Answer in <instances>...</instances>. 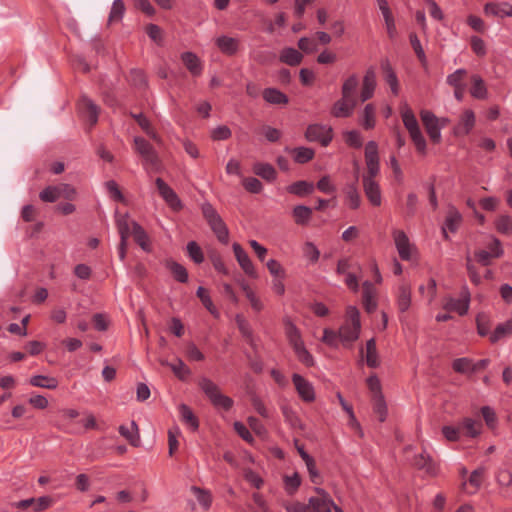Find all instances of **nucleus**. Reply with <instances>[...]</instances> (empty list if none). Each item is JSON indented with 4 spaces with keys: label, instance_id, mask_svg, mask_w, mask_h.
<instances>
[{
    "label": "nucleus",
    "instance_id": "1",
    "mask_svg": "<svg viewBox=\"0 0 512 512\" xmlns=\"http://www.w3.org/2000/svg\"><path fill=\"white\" fill-rule=\"evenodd\" d=\"M346 322L339 328V339L344 346L351 347L360 335L361 322L360 313L355 306H348L346 309Z\"/></svg>",
    "mask_w": 512,
    "mask_h": 512
},
{
    "label": "nucleus",
    "instance_id": "2",
    "mask_svg": "<svg viewBox=\"0 0 512 512\" xmlns=\"http://www.w3.org/2000/svg\"><path fill=\"white\" fill-rule=\"evenodd\" d=\"M198 386L216 409L229 411L233 407V399L224 395L220 387L211 379L207 377L200 378Z\"/></svg>",
    "mask_w": 512,
    "mask_h": 512
},
{
    "label": "nucleus",
    "instance_id": "3",
    "mask_svg": "<svg viewBox=\"0 0 512 512\" xmlns=\"http://www.w3.org/2000/svg\"><path fill=\"white\" fill-rule=\"evenodd\" d=\"M202 213L217 239L221 243L227 244L229 241V230L214 207L210 203H205L202 206Z\"/></svg>",
    "mask_w": 512,
    "mask_h": 512
},
{
    "label": "nucleus",
    "instance_id": "4",
    "mask_svg": "<svg viewBox=\"0 0 512 512\" xmlns=\"http://www.w3.org/2000/svg\"><path fill=\"white\" fill-rule=\"evenodd\" d=\"M470 299V291L467 286H464L461 289L458 299L453 297L446 298L443 308L447 311L457 312L460 316H464L469 310Z\"/></svg>",
    "mask_w": 512,
    "mask_h": 512
},
{
    "label": "nucleus",
    "instance_id": "5",
    "mask_svg": "<svg viewBox=\"0 0 512 512\" xmlns=\"http://www.w3.org/2000/svg\"><path fill=\"white\" fill-rule=\"evenodd\" d=\"M305 138L309 142H320L322 146L326 147L333 138L332 128L320 124H311L307 127Z\"/></svg>",
    "mask_w": 512,
    "mask_h": 512
},
{
    "label": "nucleus",
    "instance_id": "6",
    "mask_svg": "<svg viewBox=\"0 0 512 512\" xmlns=\"http://www.w3.org/2000/svg\"><path fill=\"white\" fill-rule=\"evenodd\" d=\"M134 144L137 153L144 159L145 163L157 169L160 160L153 146L142 137H135Z\"/></svg>",
    "mask_w": 512,
    "mask_h": 512
},
{
    "label": "nucleus",
    "instance_id": "7",
    "mask_svg": "<svg viewBox=\"0 0 512 512\" xmlns=\"http://www.w3.org/2000/svg\"><path fill=\"white\" fill-rule=\"evenodd\" d=\"M420 118L431 141L436 144L439 143L441 141V129L438 117L430 110H421Z\"/></svg>",
    "mask_w": 512,
    "mask_h": 512
},
{
    "label": "nucleus",
    "instance_id": "8",
    "mask_svg": "<svg viewBox=\"0 0 512 512\" xmlns=\"http://www.w3.org/2000/svg\"><path fill=\"white\" fill-rule=\"evenodd\" d=\"M317 496L309 498V506L313 512H332L334 501L330 494L320 487H315Z\"/></svg>",
    "mask_w": 512,
    "mask_h": 512
},
{
    "label": "nucleus",
    "instance_id": "9",
    "mask_svg": "<svg viewBox=\"0 0 512 512\" xmlns=\"http://www.w3.org/2000/svg\"><path fill=\"white\" fill-rule=\"evenodd\" d=\"M394 243L400 258L404 261H408L412 257V249L408 236L403 230L395 229L392 232Z\"/></svg>",
    "mask_w": 512,
    "mask_h": 512
},
{
    "label": "nucleus",
    "instance_id": "10",
    "mask_svg": "<svg viewBox=\"0 0 512 512\" xmlns=\"http://www.w3.org/2000/svg\"><path fill=\"white\" fill-rule=\"evenodd\" d=\"M78 109L81 116L87 120L91 126L98 121L99 107L87 96H82L78 102Z\"/></svg>",
    "mask_w": 512,
    "mask_h": 512
},
{
    "label": "nucleus",
    "instance_id": "11",
    "mask_svg": "<svg viewBox=\"0 0 512 512\" xmlns=\"http://www.w3.org/2000/svg\"><path fill=\"white\" fill-rule=\"evenodd\" d=\"M233 252L235 255V258L239 264V266L242 268L245 274H247L249 277L257 278V272L255 270V267L247 254V252L242 248V246L239 243H234L233 246Z\"/></svg>",
    "mask_w": 512,
    "mask_h": 512
},
{
    "label": "nucleus",
    "instance_id": "12",
    "mask_svg": "<svg viewBox=\"0 0 512 512\" xmlns=\"http://www.w3.org/2000/svg\"><path fill=\"white\" fill-rule=\"evenodd\" d=\"M155 184L160 196L171 208L178 210L182 207L181 201L177 194L162 178H156Z\"/></svg>",
    "mask_w": 512,
    "mask_h": 512
},
{
    "label": "nucleus",
    "instance_id": "13",
    "mask_svg": "<svg viewBox=\"0 0 512 512\" xmlns=\"http://www.w3.org/2000/svg\"><path fill=\"white\" fill-rule=\"evenodd\" d=\"M461 223L462 215L454 206H450L447 210L444 225L442 226V234L444 239L449 240V235L447 231H450L452 233L457 232Z\"/></svg>",
    "mask_w": 512,
    "mask_h": 512
},
{
    "label": "nucleus",
    "instance_id": "14",
    "mask_svg": "<svg viewBox=\"0 0 512 512\" xmlns=\"http://www.w3.org/2000/svg\"><path fill=\"white\" fill-rule=\"evenodd\" d=\"M292 382L303 401L312 402L315 399V392L312 384L299 374H293Z\"/></svg>",
    "mask_w": 512,
    "mask_h": 512
},
{
    "label": "nucleus",
    "instance_id": "15",
    "mask_svg": "<svg viewBox=\"0 0 512 512\" xmlns=\"http://www.w3.org/2000/svg\"><path fill=\"white\" fill-rule=\"evenodd\" d=\"M495 480L501 494L505 498L512 499V472L506 468H499L496 471Z\"/></svg>",
    "mask_w": 512,
    "mask_h": 512
},
{
    "label": "nucleus",
    "instance_id": "16",
    "mask_svg": "<svg viewBox=\"0 0 512 512\" xmlns=\"http://www.w3.org/2000/svg\"><path fill=\"white\" fill-rule=\"evenodd\" d=\"M363 189L369 202L373 206H380L382 203L381 190L379 184L370 177H363Z\"/></svg>",
    "mask_w": 512,
    "mask_h": 512
},
{
    "label": "nucleus",
    "instance_id": "17",
    "mask_svg": "<svg viewBox=\"0 0 512 512\" xmlns=\"http://www.w3.org/2000/svg\"><path fill=\"white\" fill-rule=\"evenodd\" d=\"M215 44L218 49L227 56L235 55L240 49V40L226 35L216 38Z\"/></svg>",
    "mask_w": 512,
    "mask_h": 512
},
{
    "label": "nucleus",
    "instance_id": "18",
    "mask_svg": "<svg viewBox=\"0 0 512 512\" xmlns=\"http://www.w3.org/2000/svg\"><path fill=\"white\" fill-rule=\"evenodd\" d=\"M376 87V74L373 67H370L367 69L362 83V89H361V101L365 102L369 100L374 93Z\"/></svg>",
    "mask_w": 512,
    "mask_h": 512
},
{
    "label": "nucleus",
    "instance_id": "19",
    "mask_svg": "<svg viewBox=\"0 0 512 512\" xmlns=\"http://www.w3.org/2000/svg\"><path fill=\"white\" fill-rule=\"evenodd\" d=\"M356 106L357 102L342 97L334 103L331 113L334 117L346 118L352 115Z\"/></svg>",
    "mask_w": 512,
    "mask_h": 512
},
{
    "label": "nucleus",
    "instance_id": "20",
    "mask_svg": "<svg viewBox=\"0 0 512 512\" xmlns=\"http://www.w3.org/2000/svg\"><path fill=\"white\" fill-rule=\"evenodd\" d=\"M285 335L288 339L289 344L295 349L304 344L301 338V333L296 325L291 321L290 318L284 319Z\"/></svg>",
    "mask_w": 512,
    "mask_h": 512
},
{
    "label": "nucleus",
    "instance_id": "21",
    "mask_svg": "<svg viewBox=\"0 0 512 512\" xmlns=\"http://www.w3.org/2000/svg\"><path fill=\"white\" fill-rule=\"evenodd\" d=\"M381 69L384 74L385 81L390 86V89L394 95H398L399 93V82L397 75L392 68L389 60L384 59L381 61Z\"/></svg>",
    "mask_w": 512,
    "mask_h": 512
},
{
    "label": "nucleus",
    "instance_id": "22",
    "mask_svg": "<svg viewBox=\"0 0 512 512\" xmlns=\"http://www.w3.org/2000/svg\"><path fill=\"white\" fill-rule=\"evenodd\" d=\"M413 465L420 470H425L431 475H435L437 473V465L431 456L425 451L414 457Z\"/></svg>",
    "mask_w": 512,
    "mask_h": 512
},
{
    "label": "nucleus",
    "instance_id": "23",
    "mask_svg": "<svg viewBox=\"0 0 512 512\" xmlns=\"http://www.w3.org/2000/svg\"><path fill=\"white\" fill-rule=\"evenodd\" d=\"M475 125V114L472 110H465L460 122L455 126V135H467Z\"/></svg>",
    "mask_w": 512,
    "mask_h": 512
},
{
    "label": "nucleus",
    "instance_id": "24",
    "mask_svg": "<svg viewBox=\"0 0 512 512\" xmlns=\"http://www.w3.org/2000/svg\"><path fill=\"white\" fill-rule=\"evenodd\" d=\"M181 60L193 76H199L202 73V65L200 59L195 53L184 52L181 54Z\"/></svg>",
    "mask_w": 512,
    "mask_h": 512
},
{
    "label": "nucleus",
    "instance_id": "25",
    "mask_svg": "<svg viewBox=\"0 0 512 512\" xmlns=\"http://www.w3.org/2000/svg\"><path fill=\"white\" fill-rule=\"evenodd\" d=\"M132 235L135 242L146 252L151 251L149 237L143 227L135 221L131 222Z\"/></svg>",
    "mask_w": 512,
    "mask_h": 512
},
{
    "label": "nucleus",
    "instance_id": "26",
    "mask_svg": "<svg viewBox=\"0 0 512 512\" xmlns=\"http://www.w3.org/2000/svg\"><path fill=\"white\" fill-rule=\"evenodd\" d=\"M486 14H491L498 17H512V5L508 2L502 3H487L484 7Z\"/></svg>",
    "mask_w": 512,
    "mask_h": 512
},
{
    "label": "nucleus",
    "instance_id": "27",
    "mask_svg": "<svg viewBox=\"0 0 512 512\" xmlns=\"http://www.w3.org/2000/svg\"><path fill=\"white\" fill-rule=\"evenodd\" d=\"M262 96L267 103L272 105H286L289 102L287 95L276 88H265Z\"/></svg>",
    "mask_w": 512,
    "mask_h": 512
},
{
    "label": "nucleus",
    "instance_id": "28",
    "mask_svg": "<svg viewBox=\"0 0 512 512\" xmlns=\"http://www.w3.org/2000/svg\"><path fill=\"white\" fill-rule=\"evenodd\" d=\"M400 113H401L403 124H404L405 128L407 129V131L409 132V134L420 129L418 121H417L412 109L409 107V105L407 103H404L401 106Z\"/></svg>",
    "mask_w": 512,
    "mask_h": 512
},
{
    "label": "nucleus",
    "instance_id": "29",
    "mask_svg": "<svg viewBox=\"0 0 512 512\" xmlns=\"http://www.w3.org/2000/svg\"><path fill=\"white\" fill-rule=\"evenodd\" d=\"M164 265L172 273L175 280L180 283H186L188 281V272L182 264L169 258L165 260Z\"/></svg>",
    "mask_w": 512,
    "mask_h": 512
},
{
    "label": "nucleus",
    "instance_id": "30",
    "mask_svg": "<svg viewBox=\"0 0 512 512\" xmlns=\"http://www.w3.org/2000/svg\"><path fill=\"white\" fill-rule=\"evenodd\" d=\"M314 189V184L312 182H308L305 180L296 181L287 186L286 188L288 193L296 195L298 197L310 195L314 191Z\"/></svg>",
    "mask_w": 512,
    "mask_h": 512
},
{
    "label": "nucleus",
    "instance_id": "31",
    "mask_svg": "<svg viewBox=\"0 0 512 512\" xmlns=\"http://www.w3.org/2000/svg\"><path fill=\"white\" fill-rule=\"evenodd\" d=\"M303 55L292 47H286L280 52L279 60L290 66H297L302 62Z\"/></svg>",
    "mask_w": 512,
    "mask_h": 512
},
{
    "label": "nucleus",
    "instance_id": "32",
    "mask_svg": "<svg viewBox=\"0 0 512 512\" xmlns=\"http://www.w3.org/2000/svg\"><path fill=\"white\" fill-rule=\"evenodd\" d=\"M397 305L400 312H406L411 305V288L407 283L398 288Z\"/></svg>",
    "mask_w": 512,
    "mask_h": 512
},
{
    "label": "nucleus",
    "instance_id": "33",
    "mask_svg": "<svg viewBox=\"0 0 512 512\" xmlns=\"http://www.w3.org/2000/svg\"><path fill=\"white\" fill-rule=\"evenodd\" d=\"M358 84V77L355 74L348 77L342 85V97L349 99L350 101L357 102L356 90Z\"/></svg>",
    "mask_w": 512,
    "mask_h": 512
},
{
    "label": "nucleus",
    "instance_id": "34",
    "mask_svg": "<svg viewBox=\"0 0 512 512\" xmlns=\"http://www.w3.org/2000/svg\"><path fill=\"white\" fill-rule=\"evenodd\" d=\"M119 433L123 436L132 446H139L140 443V435L138 425L135 421L131 422V427H126L121 425L119 427Z\"/></svg>",
    "mask_w": 512,
    "mask_h": 512
},
{
    "label": "nucleus",
    "instance_id": "35",
    "mask_svg": "<svg viewBox=\"0 0 512 512\" xmlns=\"http://www.w3.org/2000/svg\"><path fill=\"white\" fill-rule=\"evenodd\" d=\"M472 86L470 89V94L472 97L476 99H486L488 96V91L485 85L484 80L479 75L471 76Z\"/></svg>",
    "mask_w": 512,
    "mask_h": 512
},
{
    "label": "nucleus",
    "instance_id": "36",
    "mask_svg": "<svg viewBox=\"0 0 512 512\" xmlns=\"http://www.w3.org/2000/svg\"><path fill=\"white\" fill-rule=\"evenodd\" d=\"M179 413L181 420L187 424L193 431L198 430L199 421L198 418L193 413L192 409L186 404L179 405Z\"/></svg>",
    "mask_w": 512,
    "mask_h": 512
},
{
    "label": "nucleus",
    "instance_id": "37",
    "mask_svg": "<svg viewBox=\"0 0 512 512\" xmlns=\"http://www.w3.org/2000/svg\"><path fill=\"white\" fill-rule=\"evenodd\" d=\"M29 383L34 387L50 390H54L58 387V380L56 378L45 375H34L30 378Z\"/></svg>",
    "mask_w": 512,
    "mask_h": 512
},
{
    "label": "nucleus",
    "instance_id": "38",
    "mask_svg": "<svg viewBox=\"0 0 512 512\" xmlns=\"http://www.w3.org/2000/svg\"><path fill=\"white\" fill-rule=\"evenodd\" d=\"M345 199L351 209H358L361 205V197L355 184H348L344 188Z\"/></svg>",
    "mask_w": 512,
    "mask_h": 512
},
{
    "label": "nucleus",
    "instance_id": "39",
    "mask_svg": "<svg viewBox=\"0 0 512 512\" xmlns=\"http://www.w3.org/2000/svg\"><path fill=\"white\" fill-rule=\"evenodd\" d=\"M292 215L298 225H306L312 216V209L305 205H297L293 208Z\"/></svg>",
    "mask_w": 512,
    "mask_h": 512
},
{
    "label": "nucleus",
    "instance_id": "40",
    "mask_svg": "<svg viewBox=\"0 0 512 512\" xmlns=\"http://www.w3.org/2000/svg\"><path fill=\"white\" fill-rule=\"evenodd\" d=\"M366 363L371 368H377L380 364L374 338L366 342Z\"/></svg>",
    "mask_w": 512,
    "mask_h": 512
},
{
    "label": "nucleus",
    "instance_id": "41",
    "mask_svg": "<svg viewBox=\"0 0 512 512\" xmlns=\"http://www.w3.org/2000/svg\"><path fill=\"white\" fill-rule=\"evenodd\" d=\"M253 171L256 175L267 181H273L276 179V170L271 164L256 163L253 166Z\"/></svg>",
    "mask_w": 512,
    "mask_h": 512
},
{
    "label": "nucleus",
    "instance_id": "42",
    "mask_svg": "<svg viewBox=\"0 0 512 512\" xmlns=\"http://www.w3.org/2000/svg\"><path fill=\"white\" fill-rule=\"evenodd\" d=\"M290 152L293 155L294 161L299 164L311 161L315 155L314 150L308 147H297L290 150Z\"/></svg>",
    "mask_w": 512,
    "mask_h": 512
},
{
    "label": "nucleus",
    "instance_id": "43",
    "mask_svg": "<svg viewBox=\"0 0 512 512\" xmlns=\"http://www.w3.org/2000/svg\"><path fill=\"white\" fill-rule=\"evenodd\" d=\"M363 305L365 310L368 313H372L377 308V302L372 296V284L369 281L364 282L363 284Z\"/></svg>",
    "mask_w": 512,
    "mask_h": 512
},
{
    "label": "nucleus",
    "instance_id": "44",
    "mask_svg": "<svg viewBox=\"0 0 512 512\" xmlns=\"http://www.w3.org/2000/svg\"><path fill=\"white\" fill-rule=\"evenodd\" d=\"M409 40H410V44H411L417 58L419 59L421 65L425 69H427V67H428L427 57L425 55L424 49L421 45V42H420L418 36L415 33H410Z\"/></svg>",
    "mask_w": 512,
    "mask_h": 512
},
{
    "label": "nucleus",
    "instance_id": "45",
    "mask_svg": "<svg viewBox=\"0 0 512 512\" xmlns=\"http://www.w3.org/2000/svg\"><path fill=\"white\" fill-rule=\"evenodd\" d=\"M510 334H512V321H506L495 328L494 332L490 335V342L493 344L497 343Z\"/></svg>",
    "mask_w": 512,
    "mask_h": 512
},
{
    "label": "nucleus",
    "instance_id": "46",
    "mask_svg": "<svg viewBox=\"0 0 512 512\" xmlns=\"http://www.w3.org/2000/svg\"><path fill=\"white\" fill-rule=\"evenodd\" d=\"M373 410L378 415L379 421L384 422L386 420L388 410L383 394L373 396Z\"/></svg>",
    "mask_w": 512,
    "mask_h": 512
},
{
    "label": "nucleus",
    "instance_id": "47",
    "mask_svg": "<svg viewBox=\"0 0 512 512\" xmlns=\"http://www.w3.org/2000/svg\"><path fill=\"white\" fill-rule=\"evenodd\" d=\"M495 228L497 232L503 235L512 233V217L509 215H500L495 220Z\"/></svg>",
    "mask_w": 512,
    "mask_h": 512
},
{
    "label": "nucleus",
    "instance_id": "48",
    "mask_svg": "<svg viewBox=\"0 0 512 512\" xmlns=\"http://www.w3.org/2000/svg\"><path fill=\"white\" fill-rule=\"evenodd\" d=\"M196 295L200 299V301L202 302L203 306L211 314H213V315H217L218 314V311H217L216 307L214 306L208 291L204 287H202V286L198 287V289L196 291Z\"/></svg>",
    "mask_w": 512,
    "mask_h": 512
},
{
    "label": "nucleus",
    "instance_id": "49",
    "mask_svg": "<svg viewBox=\"0 0 512 512\" xmlns=\"http://www.w3.org/2000/svg\"><path fill=\"white\" fill-rule=\"evenodd\" d=\"M362 126L369 130L375 126V107L372 104H367L363 110Z\"/></svg>",
    "mask_w": 512,
    "mask_h": 512
},
{
    "label": "nucleus",
    "instance_id": "50",
    "mask_svg": "<svg viewBox=\"0 0 512 512\" xmlns=\"http://www.w3.org/2000/svg\"><path fill=\"white\" fill-rule=\"evenodd\" d=\"M124 12L125 4L123 0H114L109 14L108 22H119L123 18Z\"/></svg>",
    "mask_w": 512,
    "mask_h": 512
},
{
    "label": "nucleus",
    "instance_id": "51",
    "mask_svg": "<svg viewBox=\"0 0 512 512\" xmlns=\"http://www.w3.org/2000/svg\"><path fill=\"white\" fill-rule=\"evenodd\" d=\"M187 253L196 264H200L204 261L202 249L195 241H190L187 244Z\"/></svg>",
    "mask_w": 512,
    "mask_h": 512
},
{
    "label": "nucleus",
    "instance_id": "52",
    "mask_svg": "<svg viewBox=\"0 0 512 512\" xmlns=\"http://www.w3.org/2000/svg\"><path fill=\"white\" fill-rule=\"evenodd\" d=\"M462 426L466 430L467 435L471 437H476L481 432L482 424L478 420L465 418L462 422Z\"/></svg>",
    "mask_w": 512,
    "mask_h": 512
},
{
    "label": "nucleus",
    "instance_id": "53",
    "mask_svg": "<svg viewBox=\"0 0 512 512\" xmlns=\"http://www.w3.org/2000/svg\"><path fill=\"white\" fill-rule=\"evenodd\" d=\"M298 360L303 363L307 367H312L314 365V358L309 353V351L305 348V345H301L293 349Z\"/></svg>",
    "mask_w": 512,
    "mask_h": 512
},
{
    "label": "nucleus",
    "instance_id": "54",
    "mask_svg": "<svg viewBox=\"0 0 512 512\" xmlns=\"http://www.w3.org/2000/svg\"><path fill=\"white\" fill-rule=\"evenodd\" d=\"M192 491L197 497L198 502L203 506L204 509H209L212 504L211 494L199 487L193 486Z\"/></svg>",
    "mask_w": 512,
    "mask_h": 512
},
{
    "label": "nucleus",
    "instance_id": "55",
    "mask_svg": "<svg viewBox=\"0 0 512 512\" xmlns=\"http://www.w3.org/2000/svg\"><path fill=\"white\" fill-rule=\"evenodd\" d=\"M116 226L120 235V239H128L130 235V223L128 215L119 216L116 219Z\"/></svg>",
    "mask_w": 512,
    "mask_h": 512
},
{
    "label": "nucleus",
    "instance_id": "56",
    "mask_svg": "<svg viewBox=\"0 0 512 512\" xmlns=\"http://www.w3.org/2000/svg\"><path fill=\"white\" fill-rule=\"evenodd\" d=\"M473 361L469 358H457L453 361L452 367L458 373H472Z\"/></svg>",
    "mask_w": 512,
    "mask_h": 512
},
{
    "label": "nucleus",
    "instance_id": "57",
    "mask_svg": "<svg viewBox=\"0 0 512 512\" xmlns=\"http://www.w3.org/2000/svg\"><path fill=\"white\" fill-rule=\"evenodd\" d=\"M285 490L289 495H293L301 484V479L298 473H294L292 476L284 477Z\"/></svg>",
    "mask_w": 512,
    "mask_h": 512
},
{
    "label": "nucleus",
    "instance_id": "58",
    "mask_svg": "<svg viewBox=\"0 0 512 512\" xmlns=\"http://www.w3.org/2000/svg\"><path fill=\"white\" fill-rule=\"evenodd\" d=\"M365 162H379L378 145L375 141H369L365 146Z\"/></svg>",
    "mask_w": 512,
    "mask_h": 512
},
{
    "label": "nucleus",
    "instance_id": "59",
    "mask_svg": "<svg viewBox=\"0 0 512 512\" xmlns=\"http://www.w3.org/2000/svg\"><path fill=\"white\" fill-rule=\"evenodd\" d=\"M411 137L412 142L414 143L416 150L420 153L425 155L426 154V140L424 136L422 135V132L420 129L412 132L409 134Z\"/></svg>",
    "mask_w": 512,
    "mask_h": 512
},
{
    "label": "nucleus",
    "instance_id": "60",
    "mask_svg": "<svg viewBox=\"0 0 512 512\" xmlns=\"http://www.w3.org/2000/svg\"><path fill=\"white\" fill-rule=\"evenodd\" d=\"M170 368L175 373V375L181 380H184L191 373L190 369L181 359H177L174 363H172L170 365Z\"/></svg>",
    "mask_w": 512,
    "mask_h": 512
},
{
    "label": "nucleus",
    "instance_id": "61",
    "mask_svg": "<svg viewBox=\"0 0 512 512\" xmlns=\"http://www.w3.org/2000/svg\"><path fill=\"white\" fill-rule=\"evenodd\" d=\"M467 71L465 69H457L455 72L447 76V84L454 87L464 86L463 78L466 76Z\"/></svg>",
    "mask_w": 512,
    "mask_h": 512
},
{
    "label": "nucleus",
    "instance_id": "62",
    "mask_svg": "<svg viewBox=\"0 0 512 512\" xmlns=\"http://www.w3.org/2000/svg\"><path fill=\"white\" fill-rule=\"evenodd\" d=\"M59 190L57 186H48L39 194V198L48 203H53L59 199Z\"/></svg>",
    "mask_w": 512,
    "mask_h": 512
},
{
    "label": "nucleus",
    "instance_id": "63",
    "mask_svg": "<svg viewBox=\"0 0 512 512\" xmlns=\"http://www.w3.org/2000/svg\"><path fill=\"white\" fill-rule=\"evenodd\" d=\"M477 331L480 336H486L490 330L489 318L486 314L480 313L476 317Z\"/></svg>",
    "mask_w": 512,
    "mask_h": 512
},
{
    "label": "nucleus",
    "instance_id": "64",
    "mask_svg": "<svg viewBox=\"0 0 512 512\" xmlns=\"http://www.w3.org/2000/svg\"><path fill=\"white\" fill-rule=\"evenodd\" d=\"M345 142L353 148H361L363 139L358 131L351 130L345 133Z\"/></svg>",
    "mask_w": 512,
    "mask_h": 512
}]
</instances>
